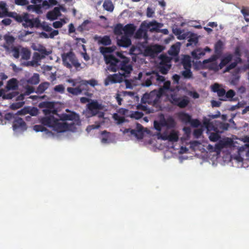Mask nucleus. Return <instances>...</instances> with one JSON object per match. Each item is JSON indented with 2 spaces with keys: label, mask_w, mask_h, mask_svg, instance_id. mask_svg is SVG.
Returning a JSON list of instances; mask_svg holds the SVG:
<instances>
[{
  "label": "nucleus",
  "mask_w": 249,
  "mask_h": 249,
  "mask_svg": "<svg viewBox=\"0 0 249 249\" xmlns=\"http://www.w3.org/2000/svg\"><path fill=\"white\" fill-rule=\"evenodd\" d=\"M18 88V82L16 78H12L8 81L6 89L8 90H15Z\"/></svg>",
  "instance_id": "nucleus-19"
},
{
  "label": "nucleus",
  "mask_w": 249,
  "mask_h": 249,
  "mask_svg": "<svg viewBox=\"0 0 249 249\" xmlns=\"http://www.w3.org/2000/svg\"><path fill=\"white\" fill-rule=\"evenodd\" d=\"M50 85L48 82L41 83L37 88L36 92L38 94L43 93L49 88Z\"/></svg>",
  "instance_id": "nucleus-30"
},
{
  "label": "nucleus",
  "mask_w": 249,
  "mask_h": 249,
  "mask_svg": "<svg viewBox=\"0 0 249 249\" xmlns=\"http://www.w3.org/2000/svg\"><path fill=\"white\" fill-rule=\"evenodd\" d=\"M67 111H69L68 109L66 110ZM69 114L66 113H62L61 114L59 115V117L60 120L61 121H73V122L72 123H74V125H81V121L80 119L79 115L76 113L74 112H70Z\"/></svg>",
  "instance_id": "nucleus-8"
},
{
  "label": "nucleus",
  "mask_w": 249,
  "mask_h": 249,
  "mask_svg": "<svg viewBox=\"0 0 249 249\" xmlns=\"http://www.w3.org/2000/svg\"><path fill=\"white\" fill-rule=\"evenodd\" d=\"M237 63L233 62L231 63L229 65H228L224 70V72H228L231 70H232L234 68H235L237 66Z\"/></svg>",
  "instance_id": "nucleus-63"
},
{
  "label": "nucleus",
  "mask_w": 249,
  "mask_h": 249,
  "mask_svg": "<svg viewBox=\"0 0 249 249\" xmlns=\"http://www.w3.org/2000/svg\"><path fill=\"white\" fill-rule=\"evenodd\" d=\"M212 91L216 93L219 99L221 101H234L236 99L233 98L236 93L233 89H230L227 92L223 88L222 85L218 83H214L211 86Z\"/></svg>",
  "instance_id": "nucleus-3"
},
{
  "label": "nucleus",
  "mask_w": 249,
  "mask_h": 249,
  "mask_svg": "<svg viewBox=\"0 0 249 249\" xmlns=\"http://www.w3.org/2000/svg\"><path fill=\"white\" fill-rule=\"evenodd\" d=\"M24 102L13 103L12 105H11L10 108L13 110L17 109L21 107L24 105Z\"/></svg>",
  "instance_id": "nucleus-51"
},
{
  "label": "nucleus",
  "mask_w": 249,
  "mask_h": 249,
  "mask_svg": "<svg viewBox=\"0 0 249 249\" xmlns=\"http://www.w3.org/2000/svg\"><path fill=\"white\" fill-rule=\"evenodd\" d=\"M203 124L208 131H215L216 129V127L214 125L213 122H211L210 119L206 117L203 118Z\"/></svg>",
  "instance_id": "nucleus-22"
},
{
  "label": "nucleus",
  "mask_w": 249,
  "mask_h": 249,
  "mask_svg": "<svg viewBox=\"0 0 249 249\" xmlns=\"http://www.w3.org/2000/svg\"><path fill=\"white\" fill-rule=\"evenodd\" d=\"M31 7H34V11L38 14H40L43 13L42 7L41 4H34L31 5Z\"/></svg>",
  "instance_id": "nucleus-49"
},
{
  "label": "nucleus",
  "mask_w": 249,
  "mask_h": 249,
  "mask_svg": "<svg viewBox=\"0 0 249 249\" xmlns=\"http://www.w3.org/2000/svg\"><path fill=\"white\" fill-rule=\"evenodd\" d=\"M169 141L176 142L178 140V136L176 131L173 130L168 135Z\"/></svg>",
  "instance_id": "nucleus-40"
},
{
  "label": "nucleus",
  "mask_w": 249,
  "mask_h": 249,
  "mask_svg": "<svg viewBox=\"0 0 249 249\" xmlns=\"http://www.w3.org/2000/svg\"><path fill=\"white\" fill-rule=\"evenodd\" d=\"M94 40L97 41L98 45H102L105 46L110 45L112 43L111 40L109 36H94Z\"/></svg>",
  "instance_id": "nucleus-14"
},
{
  "label": "nucleus",
  "mask_w": 249,
  "mask_h": 249,
  "mask_svg": "<svg viewBox=\"0 0 249 249\" xmlns=\"http://www.w3.org/2000/svg\"><path fill=\"white\" fill-rule=\"evenodd\" d=\"M4 39L5 43L3 45V47L5 50H9L10 48L14 47L13 45L15 41V38L14 36L6 35L4 36Z\"/></svg>",
  "instance_id": "nucleus-16"
},
{
  "label": "nucleus",
  "mask_w": 249,
  "mask_h": 249,
  "mask_svg": "<svg viewBox=\"0 0 249 249\" xmlns=\"http://www.w3.org/2000/svg\"><path fill=\"white\" fill-rule=\"evenodd\" d=\"M81 83L83 85L87 86L89 84L92 87H94L97 85V81L93 79H90L89 81H82Z\"/></svg>",
  "instance_id": "nucleus-45"
},
{
  "label": "nucleus",
  "mask_w": 249,
  "mask_h": 249,
  "mask_svg": "<svg viewBox=\"0 0 249 249\" xmlns=\"http://www.w3.org/2000/svg\"><path fill=\"white\" fill-rule=\"evenodd\" d=\"M184 69L191 68L192 64L190 57L189 55H185L181 61Z\"/></svg>",
  "instance_id": "nucleus-34"
},
{
  "label": "nucleus",
  "mask_w": 249,
  "mask_h": 249,
  "mask_svg": "<svg viewBox=\"0 0 249 249\" xmlns=\"http://www.w3.org/2000/svg\"><path fill=\"white\" fill-rule=\"evenodd\" d=\"M137 128H138V129H136V130L137 131H138L139 132L136 133L137 135L135 136V137L139 139H142L143 136V133L142 131V125H141L140 124H137Z\"/></svg>",
  "instance_id": "nucleus-47"
},
{
  "label": "nucleus",
  "mask_w": 249,
  "mask_h": 249,
  "mask_svg": "<svg viewBox=\"0 0 249 249\" xmlns=\"http://www.w3.org/2000/svg\"><path fill=\"white\" fill-rule=\"evenodd\" d=\"M117 44L119 47L127 48L131 44V40L129 36L124 35L120 39H117Z\"/></svg>",
  "instance_id": "nucleus-15"
},
{
  "label": "nucleus",
  "mask_w": 249,
  "mask_h": 249,
  "mask_svg": "<svg viewBox=\"0 0 249 249\" xmlns=\"http://www.w3.org/2000/svg\"><path fill=\"white\" fill-rule=\"evenodd\" d=\"M171 65L170 60L167 57L164 56L158 66L159 71L162 74H166L170 69Z\"/></svg>",
  "instance_id": "nucleus-10"
},
{
  "label": "nucleus",
  "mask_w": 249,
  "mask_h": 249,
  "mask_svg": "<svg viewBox=\"0 0 249 249\" xmlns=\"http://www.w3.org/2000/svg\"><path fill=\"white\" fill-rule=\"evenodd\" d=\"M28 83L33 85H36L39 82V76L37 73H35L28 80Z\"/></svg>",
  "instance_id": "nucleus-39"
},
{
  "label": "nucleus",
  "mask_w": 249,
  "mask_h": 249,
  "mask_svg": "<svg viewBox=\"0 0 249 249\" xmlns=\"http://www.w3.org/2000/svg\"><path fill=\"white\" fill-rule=\"evenodd\" d=\"M179 46L178 45H173L168 51V53L172 56H176L178 54Z\"/></svg>",
  "instance_id": "nucleus-36"
},
{
  "label": "nucleus",
  "mask_w": 249,
  "mask_h": 249,
  "mask_svg": "<svg viewBox=\"0 0 249 249\" xmlns=\"http://www.w3.org/2000/svg\"><path fill=\"white\" fill-rule=\"evenodd\" d=\"M108 62H111L108 69L113 72H116L118 70L124 71L125 75L129 74L133 70L132 66L129 64L130 59L128 58H124V60H120L117 58H114L109 56L107 58Z\"/></svg>",
  "instance_id": "nucleus-2"
},
{
  "label": "nucleus",
  "mask_w": 249,
  "mask_h": 249,
  "mask_svg": "<svg viewBox=\"0 0 249 249\" xmlns=\"http://www.w3.org/2000/svg\"><path fill=\"white\" fill-rule=\"evenodd\" d=\"M61 9L62 11H64V8L60 6L59 7H54V9L52 10V12L58 17L60 15V10Z\"/></svg>",
  "instance_id": "nucleus-59"
},
{
  "label": "nucleus",
  "mask_w": 249,
  "mask_h": 249,
  "mask_svg": "<svg viewBox=\"0 0 249 249\" xmlns=\"http://www.w3.org/2000/svg\"><path fill=\"white\" fill-rule=\"evenodd\" d=\"M185 70L181 71V75L185 79H190L193 78V73L191 71V68L184 69Z\"/></svg>",
  "instance_id": "nucleus-41"
},
{
  "label": "nucleus",
  "mask_w": 249,
  "mask_h": 249,
  "mask_svg": "<svg viewBox=\"0 0 249 249\" xmlns=\"http://www.w3.org/2000/svg\"><path fill=\"white\" fill-rule=\"evenodd\" d=\"M127 75L124 73H115L109 75L105 81V86L108 85L110 83H121L124 80V78L126 77Z\"/></svg>",
  "instance_id": "nucleus-9"
},
{
  "label": "nucleus",
  "mask_w": 249,
  "mask_h": 249,
  "mask_svg": "<svg viewBox=\"0 0 249 249\" xmlns=\"http://www.w3.org/2000/svg\"><path fill=\"white\" fill-rule=\"evenodd\" d=\"M41 107L46 108L53 109L54 112H56L54 109V104L53 102H44L41 104Z\"/></svg>",
  "instance_id": "nucleus-42"
},
{
  "label": "nucleus",
  "mask_w": 249,
  "mask_h": 249,
  "mask_svg": "<svg viewBox=\"0 0 249 249\" xmlns=\"http://www.w3.org/2000/svg\"><path fill=\"white\" fill-rule=\"evenodd\" d=\"M170 85H171L170 81H165L164 83V84H163V86H162V88L165 90H170L171 91H174V89L171 88Z\"/></svg>",
  "instance_id": "nucleus-58"
},
{
  "label": "nucleus",
  "mask_w": 249,
  "mask_h": 249,
  "mask_svg": "<svg viewBox=\"0 0 249 249\" xmlns=\"http://www.w3.org/2000/svg\"><path fill=\"white\" fill-rule=\"evenodd\" d=\"M202 134V130L201 129H195L193 132V135L195 138H199Z\"/></svg>",
  "instance_id": "nucleus-64"
},
{
  "label": "nucleus",
  "mask_w": 249,
  "mask_h": 249,
  "mask_svg": "<svg viewBox=\"0 0 249 249\" xmlns=\"http://www.w3.org/2000/svg\"><path fill=\"white\" fill-rule=\"evenodd\" d=\"M21 48V46H14L10 48L11 49L13 56L16 59L19 58L20 56Z\"/></svg>",
  "instance_id": "nucleus-37"
},
{
  "label": "nucleus",
  "mask_w": 249,
  "mask_h": 249,
  "mask_svg": "<svg viewBox=\"0 0 249 249\" xmlns=\"http://www.w3.org/2000/svg\"><path fill=\"white\" fill-rule=\"evenodd\" d=\"M169 100L172 104L178 106L181 108L186 107L189 103V100L187 97L184 96L183 98L177 97V95L174 94H171L169 96Z\"/></svg>",
  "instance_id": "nucleus-7"
},
{
  "label": "nucleus",
  "mask_w": 249,
  "mask_h": 249,
  "mask_svg": "<svg viewBox=\"0 0 249 249\" xmlns=\"http://www.w3.org/2000/svg\"><path fill=\"white\" fill-rule=\"evenodd\" d=\"M163 126H166L169 128H173L175 125V122L172 117H169L167 119L163 118L161 119Z\"/></svg>",
  "instance_id": "nucleus-27"
},
{
  "label": "nucleus",
  "mask_w": 249,
  "mask_h": 249,
  "mask_svg": "<svg viewBox=\"0 0 249 249\" xmlns=\"http://www.w3.org/2000/svg\"><path fill=\"white\" fill-rule=\"evenodd\" d=\"M34 130L36 132H43L46 130V128L42 125L36 124L34 126Z\"/></svg>",
  "instance_id": "nucleus-56"
},
{
  "label": "nucleus",
  "mask_w": 249,
  "mask_h": 249,
  "mask_svg": "<svg viewBox=\"0 0 249 249\" xmlns=\"http://www.w3.org/2000/svg\"><path fill=\"white\" fill-rule=\"evenodd\" d=\"M18 94L17 92H13L5 94L3 89H0V97H2L3 99H11Z\"/></svg>",
  "instance_id": "nucleus-29"
},
{
  "label": "nucleus",
  "mask_w": 249,
  "mask_h": 249,
  "mask_svg": "<svg viewBox=\"0 0 249 249\" xmlns=\"http://www.w3.org/2000/svg\"><path fill=\"white\" fill-rule=\"evenodd\" d=\"M29 114L31 116H36L38 114V109L36 107H26L18 111V115H26Z\"/></svg>",
  "instance_id": "nucleus-13"
},
{
  "label": "nucleus",
  "mask_w": 249,
  "mask_h": 249,
  "mask_svg": "<svg viewBox=\"0 0 249 249\" xmlns=\"http://www.w3.org/2000/svg\"><path fill=\"white\" fill-rule=\"evenodd\" d=\"M136 37L137 38H141L143 36H144V37H147V35L145 32H144L143 30L142 29H139L136 33L135 34Z\"/></svg>",
  "instance_id": "nucleus-53"
},
{
  "label": "nucleus",
  "mask_w": 249,
  "mask_h": 249,
  "mask_svg": "<svg viewBox=\"0 0 249 249\" xmlns=\"http://www.w3.org/2000/svg\"><path fill=\"white\" fill-rule=\"evenodd\" d=\"M218 56L219 55L216 54H214V55H213L209 58L204 60L203 61V63H205L212 62L215 61L218 58Z\"/></svg>",
  "instance_id": "nucleus-61"
},
{
  "label": "nucleus",
  "mask_w": 249,
  "mask_h": 249,
  "mask_svg": "<svg viewBox=\"0 0 249 249\" xmlns=\"http://www.w3.org/2000/svg\"><path fill=\"white\" fill-rule=\"evenodd\" d=\"M62 61L64 65L70 69L72 68V66L76 69H78L81 66V64L78 62L75 55L72 52L63 54L62 55Z\"/></svg>",
  "instance_id": "nucleus-4"
},
{
  "label": "nucleus",
  "mask_w": 249,
  "mask_h": 249,
  "mask_svg": "<svg viewBox=\"0 0 249 249\" xmlns=\"http://www.w3.org/2000/svg\"><path fill=\"white\" fill-rule=\"evenodd\" d=\"M233 58V55L231 53H227L221 59L220 63L219 64L220 69H222L227 64L231 61Z\"/></svg>",
  "instance_id": "nucleus-24"
},
{
  "label": "nucleus",
  "mask_w": 249,
  "mask_h": 249,
  "mask_svg": "<svg viewBox=\"0 0 249 249\" xmlns=\"http://www.w3.org/2000/svg\"><path fill=\"white\" fill-rule=\"evenodd\" d=\"M59 119H56L53 116L44 117L41 118L40 123L43 125L51 127L53 130L57 132H63L67 131L74 132L76 130V127L74 123L68 124L64 121H60Z\"/></svg>",
  "instance_id": "nucleus-1"
},
{
  "label": "nucleus",
  "mask_w": 249,
  "mask_h": 249,
  "mask_svg": "<svg viewBox=\"0 0 249 249\" xmlns=\"http://www.w3.org/2000/svg\"><path fill=\"white\" fill-rule=\"evenodd\" d=\"M104 106L99 103L97 100H91L87 105L86 116L87 118L91 117L97 115L99 110H103Z\"/></svg>",
  "instance_id": "nucleus-5"
},
{
  "label": "nucleus",
  "mask_w": 249,
  "mask_h": 249,
  "mask_svg": "<svg viewBox=\"0 0 249 249\" xmlns=\"http://www.w3.org/2000/svg\"><path fill=\"white\" fill-rule=\"evenodd\" d=\"M37 51L39 52V53H36V55L38 57L39 59H43L46 56L52 53L51 51H47L46 48L42 46H41L40 48H38Z\"/></svg>",
  "instance_id": "nucleus-20"
},
{
  "label": "nucleus",
  "mask_w": 249,
  "mask_h": 249,
  "mask_svg": "<svg viewBox=\"0 0 249 249\" xmlns=\"http://www.w3.org/2000/svg\"><path fill=\"white\" fill-rule=\"evenodd\" d=\"M223 46L224 44L223 42L221 40H218L214 45L215 53L218 55H220L223 49Z\"/></svg>",
  "instance_id": "nucleus-31"
},
{
  "label": "nucleus",
  "mask_w": 249,
  "mask_h": 249,
  "mask_svg": "<svg viewBox=\"0 0 249 249\" xmlns=\"http://www.w3.org/2000/svg\"><path fill=\"white\" fill-rule=\"evenodd\" d=\"M209 139L212 142H216L220 138V135L217 133L212 132L209 135Z\"/></svg>",
  "instance_id": "nucleus-46"
},
{
  "label": "nucleus",
  "mask_w": 249,
  "mask_h": 249,
  "mask_svg": "<svg viewBox=\"0 0 249 249\" xmlns=\"http://www.w3.org/2000/svg\"><path fill=\"white\" fill-rule=\"evenodd\" d=\"M135 26L133 24H128L124 27V32L125 36H131L135 31Z\"/></svg>",
  "instance_id": "nucleus-18"
},
{
  "label": "nucleus",
  "mask_w": 249,
  "mask_h": 249,
  "mask_svg": "<svg viewBox=\"0 0 249 249\" xmlns=\"http://www.w3.org/2000/svg\"><path fill=\"white\" fill-rule=\"evenodd\" d=\"M54 90L55 92L63 93L64 92L65 88L63 85L60 84L54 87Z\"/></svg>",
  "instance_id": "nucleus-54"
},
{
  "label": "nucleus",
  "mask_w": 249,
  "mask_h": 249,
  "mask_svg": "<svg viewBox=\"0 0 249 249\" xmlns=\"http://www.w3.org/2000/svg\"><path fill=\"white\" fill-rule=\"evenodd\" d=\"M113 118L117 121L118 124H121L125 122V118L124 116H121L117 113L113 115Z\"/></svg>",
  "instance_id": "nucleus-44"
},
{
  "label": "nucleus",
  "mask_w": 249,
  "mask_h": 249,
  "mask_svg": "<svg viewBox=\"0 0 249 249\" xmlns=\"http://www.w3.org/2000/svg\"><path fill=\"white\" fill-rule=\"evenodd\" d=\"M12 126L14 130L18 131H24L27 128L25 122L22 118L18 117L15 118Z\"/></svg>",
  "instance_id": "nucleus-11"
},
{
  "label": "nucleus",
  "mask_w": 249,
  "mask_h": 249,
  "mask_svg": "<svg viewBox=\"0 0 249 249\" xmlns=\"http://www.w3.org/2000/svg\"><path fill=\"white\" fill-rule=\"evenodd\" d=\"M83 85L82 84V83L81 84L76 87V88H71V87H68L67 89V91L71 94L73 95H78L80 94L82 91L83 90V89L81 88L82 86Z\"/></svg>",
  "instance_id": "nucleus-23"
},
{
  "label": "nucleus",
  "mask_w": 249,
  "mask_h": 249,
  "mask_svg": "<svg viewBox=\"0 0 249 249\" xmlns=\"http://www.w3.org/2000/svg\"><path fill=\"white\" fill-rule=\"evenodd\" d=\"M145 43H147V41L145 40L144 42H143L142 44H139L137 46L133 45L130 50H129V54L131 55H137L140 53H142V50L141 49V47H142L143 48L144 47V44Z\"/></svg>",
  "instance_id": "nucleus-17"
},
{
  "label": "nucleus",
  "mask_w": 249,
  "mask_h": 249,
  "mask_svg": "<svg viewBox=\"0 0 249 249\" xmlns=\"http://www.w3.org/2000/svg\"><path fill=\"white\" fill-rule=\"evenodd\" d=\"M198 42V37L195 34L192 33L188 39V43L186 44L187 47H189L192 46L193 44L196 45Z\"/></svg>",
  "instance_id": "nucleus-33"
},
{
  "label": "nucleus",
  "mask_w": 249,
  "mask_h": 249,
  "mask_svg": "<svg viewBox=\"0 0 249 249\" xmlns=\"http://www.w3.org/2000/svg\"><path fill=\"white\" fill-rule=\"evenodd\" d=\"M91 21L88 19L85 20L78 28L77 30L80 32H83L84 30H89V27L88 26Z\"/></svg>",
  "instance_id": "nucleus-38"
},
{
  "label": "nucleus",
  "mask_w": 249,
  "mask_h": 249,
  "mask_svg": "<svg viewBox=\"0 0 249 249\" xmlns=\"http://www.w3.org/2000/svg\"><path fill=\"white\" fill-rule=\"evenodd\" d=\"M157 74H158V72L155 71H152L151 72H146V75L147 76H149V78L152 81V82H154L155 81L157 82V77L155 76Z\"/></svg>",
  "instance_id": "nucleus-48"
},
{
  "label": "nucleus",
  "mask_w": 249,
  "mask_h": 249,
  "mask_svg": "<svg viewBox=\"0 0 249 249\" xmlns=\"http://www.w3.org/2000/svg\"><path fill=\"white\" fill-rule=\"evenodd\" d=\"M6 16L13 18L18 23L23 22V14L20 15L15 12H9Z\"/></svg>",
  "instance_id": "nucleus-26"
},
{
  "label": "nucleus",
  "mask_w": 249,
  "mask_h": 249,
  "mask_svg": "<svg viewBox=\"0 0 249 249\" xmlns=\"http://www.w3.org/2000/svg\"><path fill=\"white\" fill-rule=\"evenodd\" d=\"M57 16L52 12V11H49L47 14V18L48 19L53 20L57 18Z\"/></svg>",
  "instance_id": "nucleus-62"
},
{
  "label": "nucleus",
  "mask_w": 249,
  "mask_h": 249,
  "mask_svg": "<svg viewBox=\"0 0 249 249\" xmlns=\"http://www.w3.org/2000/svg\"><path fill=\"white\" fill-rule=\"evenodd\" d=\"M0 9L2 11L4 16H6L8 13H9L6 7V4L4 1H0Z\"/></svg>",
  "instance_id": "nucleus-50"
},
{
  "label": "nucleus",
  "mask_w": 249,
  "mask_h": 249,
  "mask_svg": "<svg viewBox=\"0 0 249 249\" xmlns=\"http://www.w3.org/2000/svg\"><path fill=\"white\" fill-rule=\"evenodd\" d=\"M103 6L106 10L109 12H112L114 9V6L110 0H105Z\"/></svg>",
  "instance_id": "nucleus-35"
},
{
  "label": "nucleus",
  "mask_w": 249,
  "mask_h": 249,
  "mask_svg": "<svg viewBox=\"0 0 249 249\" xmlns=\"http://www.w3.org/2000/svg\"><path fill=\"white\" fill-rule=\"evenodd\" d=\"M43 112L45 115V117H49L50 116H53V114L56 113V112H54L53 109L45 108L43 109Z\"/></svg>",
  "instance_id": "nucleus-55"
},
{
  "label": "nucleus",
  "mask_w": 249,
  "mask_h": 249,
  "mask_svg": "<svg viewBox=\"0 0 249 249\" xmlns=\"http://www.w3.org/2000/svg\"><path fill=\"white\" fill-rule=\"evenodd\" d=\"M22 25L25 28H39L41 26L39 19L36 18H30V16L27 13H23Z\"/></svg>",
  "instance_id": "nucleus-6"
},
{
  "label": "nucleus",
  "mask_w": 249,
  "mask_h": 249,
  "mask_svg": "<svg viewBox=\"0 0 249 249\" xmlns=\"http://www.w3.org/2000/svg\"><path fill=\"white\" fill-rule=\"evenodd\" d=\"M143 115V113L142 112L136 111L133 112L131 114V117L134 118L138 120V119H141V118H142Z\"/></svg>",
  "instance_id": "nucleus-52"
},
{
  "label": "nucleus",
  "mask_w": 249,
  "mask_h": 249,
  "mask_svg": "<svg viewBox=\"0 0 249 249\" xmlns=\"http://www.w3.org/2000/svg\"><path fill=\"white\" fill-rule=\"evenodd\" d=\"M178 117L182 122L185 124L189 123L191 121V116L184 112H179Z\"/></svg>",
  "instance_id": "nucleus-28"
},
{
  "label": "nucleus",
  "mask_w": 249,
  "mask_h": 249,
  "mask_svg": "<svg viewBox=\"0 0 249 249\" xmlns=\"http://www.w3.org/2000/svg\"><path fill=\"white\" fill-rule=\"evenodd\" d=\"M15 3L18 5L25 6L29 4L28 0H15Z\"/></svg>",
  "instance_id": "nucleus-60"
},
{
  "label": "nucleus",
  "mask_w": 249,
  "mask_h": 249,
  "mask_svg": "<svg viewBox=\"0 0 249 249\" xmlns=\"http://www.w3.org/2000/svg\"><path fill=\"white\" fill-rule=\"evenodd\" d=\"M124 31V27L121 24H118L115 27L114 29V33L116 35H121L123 34Z\"/></svg>",
  "instance_id": "nucleus-43"
},
{
  "label": "nucleus",
  "mask_w": 249,
  "mask_h": 249,
  "mask_svg": "<svg viewBox=\"0 0 249 249\" xmlns=\"http://www.w3.org/2000/svg\"><path fill=\"white\" fill-rule=\"evenodd\" d=\"M205 54V50L201 48L196 49L192 52L193 57L197 59L200 58Z\"/></svg>",
  "instance_id": "nucleus-32"
},
{
  "label": "nucleus",
  "mask_w": 249,
  "mask_h": 249,
  "mask_svg": "<svg viewBox=\"0 0 249 249\" xmlns=\"http://www.w3.org/2000/svg\"><path fill=\"white\" fill-rule=\"evenodd\" d=\"M116 49L115 46H111L108 47H100L99 48V50L100 53L104 55L105 58V60L107 64L111 65V62H108L107 61V58L109 56H112L114 58H116L112 54H107V53H109L114 52Z\"/></svg>",
  "instance_id": "nucleus-12"
},
{
  "label": "nucleus",
  "mask_w": 249,
  "mask_h": 249,
  "mask_svg": "<svg viewBox=\"0 0 249 249\" xmlns=\"http://www.w3.org/2000/svg\"><path fill=\"white\" fill-rule=\"evenodd\" d=\"M31 51L27 48L21 47L20 49L21 59L22 60H28L31 57Z\"/></svg>",
  "instance_id": "nucleus-25"
},
{
  "label": "nucleus",
  "mask_w": 249,
  "mask_h": 249,
  "mask_svg": "<svg viewBox=\"0 0 249 249\" xmlns=\"http://www.w3.org/2000/svg\"><path fill=\"white\" fill-rule=\"evenodd\" d=\"M144 48H145L144 52L146 54L151 55L155 53L153 46H144Z\"/></svg>",
  "instance_id": "nucleus-57"
},
{
  "label": "nucleus",
  "mask_w": 249,
  "mask_h": 249,
  "mask_svg": "<svg viewBox=\"0 0 249 249\" xmlns=\"http://www.w3.org/2000/svg\"><path fill=\"white\" fill-rule=\"evenodd\" d=\"M153 93L152 92L150 93H145L143 95L142 98V102L143 103H148L150 104L152 102H153L154 103H156V102L158 101V96H156L155 99L152 100V96Z\"/></svg>",
  "instance_id": "nucleus-21"
}]
</instances>
